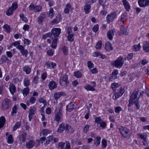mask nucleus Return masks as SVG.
<instances>
[{
	"mask_svg": "<svg viewBox=\"0 0 149 149\" xmlns=\"http://www.w3.org/2000/svg\"><path fill=\"white\" fill-rule=\"evenodd\" d=\"M7 141L8 143H13V140L12 135L10 134L7 138Z\"/></svg>",
	"mask_w": 149,
	"mask_h": 149,
	"instance_id": "a18cd8bd",
	"label": "nucleus"
},
{
	"mask_svg": "<svg viewBox=\"0 0 149 149\" xmlns=\"http://www.w3.org/2000/svg\"><path fill=\"white\" fill-rule=\"evenodd\" d=\"M105 49L107 51H109L113 49L112 45L111 42H107L105 43Z\"/></svg>",
	"mask_w": 149,
	"mask_h": 149,
	"instance_id": "412c9836",
	"label": "nucleus"
},
{
	"mask_svg": "<svg viewBox=\"0 0 149 149\" xmlns=\"http://www.w3.org/2000/svg\"><path fill=\"white\" fill-rule=\"evenodd\" d=\"M138 136L140 137L141 139H143L144 141L146 143V139L147 137L146 135L144 134H138Z\"/></svg>",
	"mask_w": 149,
	"mask_h": 149,
	"instance_id": "de8ad7c7",
	"label": "nucleus"
},
{
	"mask_svg": "<svg viewBox=\"0 0 149 149\" xmlns=\"http://www.w3.org/2000/svg\"><path fill=\"white\" fill-rule=\"evenodd\" d=\"M45 65L47 66V68H55L56 65L55 63L53 62L51 63L49 61L46 62L45 63Z\"/></svg>",
	"mask_w": 149,
	"mask_h": 149,
	"instance_id": "b1692460",
	"label": "nucleus"
},
{
	"mask_svg": "<svg viewBox=\"0 0 149 149\" xmlns=\"http://www.w3.org/2000/svg\"><path fill=\"white\" fill-rule=\"evenodd\" d=\"M143 51L146 53H149V42H144L143 45Z\"/></svg>",
	"mask_w": 149,
	"mask_h": 149,
	"instance_id": "dca6fc26",
	"label": "nucleus"
},
{
	"mask_svg": "<svg viewBox=\"0 0 149 149\" xmlns=\"http://www.w3.org/2000/svg\"><path fill=\"white\" fill-rule=\"evenodd\" d=\"M17 106L15 105L12 108V115L13 116L15 114H16L17 113Z\"/></svg>",
	"mask_w": 149,
	"mask_h": 149,
	"instance_id": "e2e57ef3",
	"label": "nucleus"
},
{
	"mask_svg": "<svg viewBox=\"0 0 149 149\" xmlns=\"http://www.w3.org/2000/svg\"><path fill=\"white\" fill-rule=\"evenodd\" d=\"M35 142L34 140H29L26 144V147L28 149H31L34 146Z\"/></svg>",
	"mask_w": 149,
	"mask_h": 149,
	"instance_id": "6ab92c4d",
	"label": "nucleus"
},
{
	"mask_svg": "<svg viewBox=\"0 0 149 149\" xmlns=\"http://www.w3.org/2000/svg\"><path fill=\"white\" fill-rule=\"evenodd\" d=\"M62 50L63 51L64 54L65 55H67L68 52V48L65 46H64L62 48Z\"/></svg>",
	"mask_w": 149,
	"mask_h": 149,
	"instance_id": "3c124183",
	"label": "nucleus"
},
{
	"mask_svg": "<svg viewBox=\"0 0 149 149\" xmlns=\"http://www.w3.org/2000/svg\"><path fill=\"white\" fill-rule=\"evenodd\" d=\"M133 54L132 53H131L129 54L127 57H125L124 58L125 60H127L128 61H130L131 60L133 56Z\"/></svg>",
	"mask_w": 149,
	"mask_h": 149,
	"instance_id": "13d9d810",
	"label": "nucleus"
},
{
	"mask_svg": "<svg viewBox=\"0 0 149 149\" xmlns=\"http://www.w3.org/2000/svg\"><path fill=\"white\" fill-rule=\"evenodd\" d=\"M17 49L20 50V52L22 56H24L25 57L27 56L28 51L27 49H24V46L22 45H20L18 47Z\"/></svg>",
	"mask_w": 149,
	"mask_h": 149,
	"instance_id": "1a4fd4ad",
	"label": "nucleus"
},
{
	"mask_svg": "<svg viewBox=\"0 0 149 149\" xmlns=\"http://www.w3.org/2000/svg\"><path fill=\"white\" fill-rule=\"evenodd\" d=\"M67 38L68 41L71 42H72L74 39V34H68Z\"/></svg>",
	"mask_w": 149,
	"mask_h": 149,
	"instance_id": "49530a36",
	"label": "nucleus"
},
{
	"mask_svg": "<svg viewBox=\"0 0 149 149\" xmlns=\"http://www.w3.org/2000/svg\"><path fill=\"white\" fill-rule=\"evenodd\" d=\"M68 77L67 75H64L62 77V80L64 81L66 84V85L68 86L69 84V82L68 80Z\"/></svg>",
	"mask_w": 149,
	"mask_h": 149,
	"instance_id": "37998d69",
	"label": "nucleus"
},
{
	"mask_svg": "<svg viewBox=\"0 0 149 149\" xmlns=\"http://www.w3.org/2000/svg\"><path fill=\"white\" fill-rule=\"evenodd\" d=\"M139 92V89L136 88L131 95L130 97V100H129V103L128 105V107L132 106V104L133 102L139 100V97H138Z\"/></svg>",
	"mask_w": 149,
	"mask_h": 149,
	"instance_id": "7ed1b4c3",
	"label": "nucleus"
},
{
	"mask_svg": "<svg viewBox=\"0 0 149 149\" xmlns=\"http://www.w3.org/2000/svg\"><path fill=\"white\" fill-rule=\"evenodd\" d=\"M52 131L47 129H44L42 130V133L43 135L46 136L48 134L50 133Z\"/></svg>",
	"mask_w": 149,
	"mask_h": 149,
	"instance_id": "a19ab883",
	"label": "nucleus"
},
{
	"mask_svg": "<svg viewBox=\"0 0 149 149\" xmlns=\"http://www.w3.org/2000/svg\"><path fill=\"white\" fill-rule=\"evenodd\" d=\"M115 112L117 113H119L122 110V109L120 107H116L114 108Z\"/></svg>",
	"mask_w": 149,
	"mask_h": 149,
	"instance_id": "0e129e2a",
	"label": "nucleus"
},
{
	"mask_svg": "<svg viewBox=\"0 0 149 149\" xmlns=\"http://www.w3.org/2000/svg\"><path fill=\"white\" fill-rule=\"evenodd\" d=\"M42 38L44 39H45L47 38H48L47 40V42L51 44L52 42V33H46L42 35Z\"/></svg>",
	"mask_w": 149,
	"mask_h": 149,
	"instance_id": "9d476101",
	"label": "nucleus"
},
{
	"mask_svg": "<svg viewBox=\"0 0 149 149\" xmlns=\"http://www.w3.org/2000/svg\"><path fill=\"white\" fill-rule=\"evenodd\" d=\"M65 145V143L64 142L59 143L58 145L59 149H63L64 148Z\"/></svg>",
	"mask_w": 149,
	"mask_h": 149,
	"instance_id": "338daca9",
	"label": "nucleus"
},
{
	"mask_svg": "<svg viewBox=\"0 0 149 149\" xmlns=\"http://www.w3.org/2000/svg\"><path fill=\"white\" fill-rule=\"evenodd\" d=\"M21 125V120L16 123L13 128V131H14L16 130L17 129L20 127Z\"/></svg>",
	"mask_w": 149,
	"mask_h": 149,
	"instance_id": "bb28decb",
	"label": "nucleus"
},
{
	"mask_svg": "<svg viewBox=\"0 0 149 149\" xmlns=\"http://www.w3.org/2000/svg\"><path fill=\"white\" fill-rule=\"evenodd\" d=\"M124 92V89L121 88L118 92L114 94L113 96V99L115 100H117L121 97Z\"/></svg>",
	"mask_w": 149,
	"mask_h": 149,
	"instance_id": "6e6552de",
	"label": "nucleus"
},
{
	"mask_svg": "<svg viewBox=\"0 0 149 149\" xmlns=\"http://www.w3.org/2000/svg\"><path fill=\"white\" fill-rule=\"evenodd\" d=\"M119 86L118 83H113L111 85V87L113 90H115L116 88L118 87Z\"/></svg>",
	"mask_w": 149,
	"mask_h": 149,
	"instance_id": "680f3d73",
	"label": "nucleus"
},
{
	"mask_svg": "<svg viewBox=\"0 0 149 149\" xmlns=\"http://www.w3.org/2000/svg\"><path fill=\"white\" fill-rule=\"evenodd\" d=\"M29 87L24 88L22 91V93L24 96H26L29 93Z\"/></svg>",
	"mask_w": 149,
	"mask_h": 149,
	"instance_id": "58836bf2",
	"label": "nucleus"
},
{
	"mask_svg": "<svg viewBox=\"0 0 149 149\" xmlns=\"http://www.w3.org/2000/svg\"><path fill=\"white\" fill-rule=\"evenodd\" d=\"M26 134L24 131H21L19 136V140L21 142L24 143L26 140Z\"/></svg>",
	"mask_w": 149,
	"mask_h": 149,
	"instance_id": "f8f14e48",
	"label": "nucleus"
},
{
	"mask_svg": "<svg viewBox=\"0 0 149 149\" xmlns=\"http://www.w3.org/2000/svg\"><path fill=\"white\" fill-rule=\"evenodd\" d=\"M99 29V26L98 24L95 25L93 28L92 30L93 31L96 33L97 32Z\"/></svg>",
	"mask_w": 149,
	"mask_h": 149,
	"instance_id": "774afa93",
	"label": "nucleus"
},
{
	"mask_svg": "<svg viewBox=\"0 0 149 149\" xmlns=\"http://www.w3.org/2000/svg\"><path fill=\"white\" fill-rule=\"evenodd\" d=\"M54 139V137L52 136H50L47 138V139L44 143V144L45 146H47L48 145L49 143L52 142Z\"/></svg>",
	"mask_w": 149,
	"mask_h": 149,
	"instance_id": "cd10ccee",
	"label": "nucleus"
},
{
	"mask_svg": "<svg viewBox=\"0 0 149 149\" xmlns=\"http://www.w3.org/2000/svg\"><path fill=\"white\" fill-rule=\"evenodd\" d=\"M64 124L63 123H61L59 126V127L57 130V132H58L61 133L65 130Z\"/></svg>",
	"mask_w": 149,
	"mask_h": 149,
	"instance_id": "c9c22d12",
	"label": "nucleus"
},
{
	"mask_svg": "<svg viewBox=\"0 0 149 149\" xmlns=\"http://www.w3.org/2000/svg\"><path fill=\"white\" fill-rule=\"evenodd\" d=\"M74 75L76 78H79L81 76L82 74L80 72L77 71L74 72Z\"/></svg>",
	"mask_w": 149,
	"mask_h": 149,
	"instance_id": "8fccbe9b",
	"label": "nucleus"
},
{
	"mask_svg": "<svg viewBox=\"0 0 149 149\" xmlns=\"http://www.w3.org/2000/svg\"><path fill=\"white\" fill-rule=\"evenodd\" d=\"M120 34L122 35L123 34H127V30L124 28V27L122 25L120 27Z\"/></svg>",
	"mask_w": 149,
	"mask_h": 149,
	"instance_id": "4c0bfd02",
	"label": "nucleus"
},
{
	"mask_svg": "<svg viewBox=\"0 0 149 149\" xmlns=\"http://www.w3.org/2000/svg\"><path fill=\"white\" fill-rule=\"evenodd\" d=\"M51 32L52 33L54 37V39L52 38V44L51 47L52 48H55L56 47L57 42L58 40L57 38L61 33V29L59 28H54L52 29Z\"/></svg>",
	"mask_w": 149,
	"mask_h": 149,
	"instance_id": "f257e3e1",
	"label": "nucleus"
},
{
	"mask_svg": "<svg viewBox=\"0 0 149 149\" xmlns=\"http://www.w3.org/2000/svg\"><path fill=\"white\" fill-rule=\"evenodd\" d=\"M101 138L99 136H97L94 140V144L96 146H98L100 143Z\"/></svg>",
	"mask_w": 149,
	"mask_h": 149,
	"instance_id": "2f4dec72",
	"label": "nucleus"
},
{
	"mask_svg": "<svg viewBox=\"0 0 149 149\" xmlns=\"http://www.w3.org/2000/svg\"><path fill=\"white\" fill-rule=\"evenodd\" d=\"M11 102L9 99L6 98L2 102L1 109L3 111L7 110L11 107Z\"/></svg>",
	"mask_w": 149,
	"mask_h": 149,
	"instance_id": "39448f33",
	"label": "nucleus"
},
{
	"mask_svg": "<svg viewBox=\"0 0 149 149\" xmlns=\"http://www.w3.org/2000/svg\"><path fill=\"white\" fill-rule=\"evenodd\" d=\"M9 89L11 93L13 95L16 91V88L13 84H10L9 85Z\"/></svg>",
	"mask_w": 149,
	"mask_h": 149,
	"instance_id": "a878e982",
	"label": "nucleus"
},
{
	"mask_svg": "<svg viewBox=\"0 0 149 149\" xmlns=\"http://www.w3.org/2000/svg\"><path fill=\"white\" fill-rule=\"evenodd\" d=\"M45 18V16L44 14H40L38 17L37 19V21L39 24H41L42 23Z\"/></svg>",
	"mask_w": 149,
	"mask_h": 149,
	"instance_id": "5701e85b",
	"label": "nucleus"
},
{
	"mask_svg": "<svg viewBox=\"0 0 149 149\" xmlns=\"http://www.w3.org/2000/svg\"><path fill=\"white\" fill-rule=\"evenodd\" d=\"M102 148H105L107 146V142L104 139H103L102 140Z\"/></svg>",
	"mask_w": 149,
	"mask_h": 149,
	"instance_id": "4d7b16f0",
	"label": "nucleus"
},
{
	"mask_svg": "<svg viewBox=\"0 0 149 149\" xmlns=\"http://www.w3.org/2000/svg\"><path fill=\"white\" fill-rule=\"evenodd\" d=\"M65 130L67 133H72L74 132V130L68 124H66L65 127Z\"/></svg>",
	"mask_w": 149,
	"mask_h": 149,
	"instance_id": "aec40b11",
	"label": "nucleus"
},
{
	"mask_svg": "<svg viewBox=\"0 0 149 149\" xmlns=\"http://www.w3.org/2000/svg\"><path fill=\"white\" fill-rule=\"evenodd\" d=\"M71 8V5L70 3H69L66 4L64 11V13L65 14L69 13Z\"/></svg>",
	"mask_w": 149,
	"mask_h": 149,
	"instance_id": "473e14b6",
	"label": "nucleus"
},
{
	"mask_svg": "<svg viewBox=\"0 0 149 149\" xmlns=\"http://www.w3.org/2000/svg\"><path fill=\"white\" fill-rule=\"evenodd\" d=\"M66 95V93L64 92H58L54 94V97L55 100H57L61 96H65Z\"/></svg>",
	"mask_w": 149,
	"mask_h": 149,
	"instance_id": "f3484780",
	"label": "nucleus"
},
{
	"mask_svg": "<svg viewBox=\"0 0 149 149\" xmlns=\"http://www.w3.org/2000/svg\"><path fill=\"white\" fill-rule=\"evenodd\" d=\"M124 63L123 58V57L120 56L117 58V59L113 62L112 65L116 67L120 68L122 67Z\"/></svg>",
	"mask_w": 149,
	"mask_h": 149,
	"instance_id": "423d86ee",
	"label": "nucleus"
},
{
	"mask_svg": "<svg viewBox=\"0 0 149 149\" xmlns=\"http://www.w3.org/2000/svg\"><path fill=\"white\" fill-rule=\"evenodd\" d=\"M116 13L115 12L112 13L111 14L108 15L107 17V21L108 23L112 21L116 17Z\"/></svg>",
	"mask_w": 149,
	"mask_h": 149,
	"instance_id": "4468645a",
	"label": "nucleus"
},
{
	"mask_svg": "<svg viewBox=\"0 0 149 149\" xmlns=\"http://www.w3.org/2000/svg\"><path fill=\"white\" fill-rule=\"evenodd\" d=\"M141 48V46L140 45V44L139 43L137 45H134L133 46V49L136 51H139Z\"/></svg>",
	"mask_w": 149,
	"mask_h": 149,
	"instance_id": "864d4df0",
	"label": "nucleus"
},
{
	"mask_svg": "<svg viewBox=\"0 0 149 149\" xmlns=\"http://www.w3.org/2000/svg\"><path fill=\"white\" fill-rule=\"evenodd\" d=\"M3 29L8 32L9 33L11 31V29L10 26L7 24H6L3 26Z\"/></svg>",
	"mask_w": 149,
	"mask_h": 149,
	"instance_id": "603ef678",
	"label": "nucleus"
},
{
	"mask_svg": "<svg viewBox=\"0 0 149 149\" xmlns=\"http://www.w3.org/2000/svg\"><path fill=\"white\" fill-rule=\"evenodd\" d=\"M90 126L88 125H85L83 128V132L84 133H86L89 130Z\"/></svg>",
	"mask_w": 149,
	"mask_h": 149,
	"instance_id": "ea45409f",
	"label": "nucleus"
},
{
	"mask_svg": "<svg viewBox=\"0 0 149 149\" xmlns=\"http://www.w3.org/2000/svg\"><path fill=\"white\" fill-rule=\"evenodd\" d=\"M8 60V58L6 56L4 55L2 56L0 59V64H2Z\"/></svg>",
	"mask_w": 149,
	"mask_h": 149,
	"instance_id": "c03bdc74",
	"label": "nucleus"
},
{
	"mask_svg": "<svg viewBox=\"0 0 149 149\" xmlns=\"http://www.w3.org/2000/svg\"><path fill=\"white\" fill-rule=\"evenodd\" d=\"M39 102L40 103H43L44 106L45 107L47 105V101L43 98L41 97L39 99Z\"/></svg>",
	"mask_w": 149,
	"mask_h": 149,
	"instance_id": "09e8293b",
	"label": "nucleus"
},
{
	"mask_svg": "<svg viewBox=\"0 0 149 149\" xmlns=\"http://www.w3.org/2000/svg\"><path fill=\"white\" fill-rule=\"evenodd\" d=\"M139 5L141 7H145L149 6V0H138Z\"/></svg>",
	"mask_w": 149,
	"mask_h": 149,
	"instance_id": "9b49d317",
	"label": "nucleus"
},
{
	"mask_svg": "<svg viewBox=\"0 0 149 149\" xmlns=\"http://www.w3.org/2000/svg\"><path fill=\"white\" fill-rule=\"evenodd\" d=\"M121 135L125 138L129 137L131 133L130 130L125 127H121L118 128Z\"/></svg>",
	"mask_w": 149,
	"mask_h": 149,
	"instance_id": "20e7f679",
	"label": "nucleus"
},
{
	"mask_svg": "<svg viewBox=\"0 0 149 149\" xmlns=\"http://www.w3.org/2000/svg\"><path fill=\"white\" fill-rule=\"evenodd\" d=\"M95 122L97 124H99L102 121L101 118L99 117H97L95 118Z\"/></svg>",
	"mask_w": 149,
	"mask_h": 149,
	"instance_id": "69168bd1",
	"label": "nucleus"
},
{
	"mask_svg": "<svg viewBox=\"0 0 149 149\" xmlns=\"http://www.w3.org/2000/svg\"><path fill=\"white\" fill-rule=\"evenodd\" d=\"M63 104L62 103L59 104L58 108H56L55 109V120L58 122H61L62 121V116L61 109L62 108Z\"/></svg>",
	"mask_w": 149,
	"mask_h": 149,
	"instance_id": "f03ea898",
	"label": "nucleus"
},
{
	"mask_svg": "<svg viewBox=\"0 0 149 149\" xmlns=\"http://www.w3.org/2000/svg\"><path fill=\"white\" fill-rule=\"evenodd\" d=\"M127 16L125 14H122L121 15V17L120 18V20L124 23V22L127 19Z\"/></svg>",
	"mask_w": 149,
	"mask_h": 149,
	"instance_id": "6e6d98bb",
	"label": "nucleus"
},
{
	"mask_svg": "<svg viewBox=\"0 0 149 149\" xmlns=\"http://www.w3.org/2000/svg\"><path fill=\"white\" fill-rule=\"evenodd\" d=\"M23 71L25 72L26 74H29L31 72L30 68L27 66H25L22 68Z\"/></svg>",
	"mask_w": 149,
	"mask_h": 149,
	"instance_id": "7c9ffc66",
	"label": "nucleus"
},
{
	"mask_svg": "<svg viewBox=\"0 0 149 149\" xmlns=\"http://www.w3.org/2000/svg\"><path fill=\"white\" fill-rule=\"evenodd\" d=\"M91 6L89 4H86L84 8V10L86 14H88L90 11Z\"/></svg>",
	"mask_w": 149,
	"mask_h": 149,
	"instance_id": "c85d7f7f",
	"label": "nucleus"
},
{
	"mask_svg": "<svg viewBox=\"0 0 149 149\" xmlns=\"http://www.w3.org/2000/svg\"><path fill=\"white\" fill-rule=\"evenodd\" d=\"M23 82L24 86L26 87H29L30 82V80L29 78L25 77L24 80Z\"/></svg>",
	"mask_w": 149,
	"mask_h": 149,
	"instance_id": "72a5a7b5",
	"label": "nucleus"
},
{
	"mask_svg": "<svg viewBox=\"0 0 149 149\" xmlns=\"http://www.w3.org/2000/svg\"><path fill=\"white\" fill-rule=\"evenodd\" d=\"M84 88L88 91H94L95 89L93 86H91L89 84L86 85L84 87Z\"/></svg>",
	"mask_w": 149,
	"mask_h": 149,
	"instance_id": "e433bc0d",
	"label": "nucleus"
},
{
	"mask_svg": "<svg viewBox=\"0 0 149 149\" xmlns=\"http://www.w3.org/2000/svg\"><path fill=\"white\" fill-rule=\"evenodd\" d=\"M134 103L135 104L137 109H140L141 107V103L139 100L133 102L132 104V106L133 105Z\"/></svg>",
	"mask_w": 149,
	"mask_h": 149,
	"instance_id": "79ce46f5",
	"label": "nucleus"
},
{
	"mask_svg": "<svg viewBox=\"0 0 149 149\" xmlns=\"http://www.w3.org/2000/svg\"><path fill=\"white\" fill-rule=\"evenodd\" d=\"M49 89L51 90H53L57 87V84L54 81H50L48 85Z\"/></svg>",
	"mask_w": 149,
	"mask_h": 149,
	"instance_id": "4be33fe9",
	"label": "nucleus"
},
{
	"mask_svg": "<svg viewBox=\"0 0 149 149\" xmlns=\"http://www.w3.org/2000/svg\"><path fill=\"white\" fill-rule=\"evenodd\" d=\"M88 67L89 69H91L94 67V65L91 61H88L87 62Z\"/></svg>",
	"mask_w": 149,
	"mask_h": 149,
	"instance_id": "bf43d9fd",
	"label": "nucleus"
},
{
	"mask_svg": "<svg viewBox=\"0 0 149 149\" xmlns=\"http://www.w3.org/2000/svg\"><path fill=\"white\" fill-rule=\"evenodd\" d=\"M115 31L114 29H111L107 31V35L108 38L109 40H111L113 39V37L114 36Z\"/></svg>",
	"mask_w": 149,
	"mask_h": 149,
	"instance_id": "2eb2a0df",
	"label": "nucleus"
},
{
	"mask_svg": "<svg viewBox=\"0 0 149 149\" xmlns=\"http://www.w3.org/2000/svg\"><path fill=\"white\" fill-rule=\"evenodd\" d=\"M123 3L126 10L129 11L130 9V6L127 0H123Z\"/></svg>",
	"mask_w": 149,
	"mask_h": 149,
	"instance_id": "393cba45",
	"label": "nucleus"
},
{
	"mask_svg": "<svg viewBox=\"0 0 149 149\" xmlns=\"http://www.w3.org/2000/svg\"><path fill=\"white\" fill-rule=\"evenodd\" d=\"M17 3L16 2L13 3L12 6L10 7L6 12V14L8 16L12 15L14 11L17 8Z\"/></svg>",
	"mask_w": 149,
	"mask_h": 149,
	"instance_id": "0eeeda50",
	"label": "nucleus"
},
{
	"mask_svg": "<svg viewBox=\"0 0 149 149\" xmlns=\"http://www.w3.org/2000/svg\"><path fill=\"white\" fill-rule=\"evenodd\" d=\"M102 45V42L101 41H99L96 44L95 46V48L97 49H100Z\"/></svg>",
	"mask_w": 149,
	"mask_h": 149,
	"instance_id": "052dcab7",
	"label": "nucleus"
},
{
	"mask_svg": "<svg viewBox=\"0 0 149 149\" xmlns=\"http://www.w3.org/2000/svg\"><path fill=\"white\" fill-rule=\"evenodd\" d=\"M36 108L34 106H32L30 108L29 111V114L33 115L36 113Z\"/></svg>",
	"mask_w": 149,
	"mask_h": 149,
	"instance_id": "c756f323",
	"label": "nucleus"
},
{
	"mask_svg": "<svg viewBox=\"0 0 149 149\" xmlns=\"http://www.w3.org/2000/svg\"><path fill=\"white\" fill-rule=\"evenodd\" d=\"M48 14L51 18H52L54 16V13L53 8H51L49 11Z\"/></svg>",
	"mask_w": 149,
	"mask_h": 149,
	"instance_id": "5fc2aeb1",
	"label": "nucleus"
},
{
	"mask_svg": "<svg viewBox=\"0 0 149 149\" xmlns=\"http://www.w3.org/2000/svg\"><path fill=\"white\" fill-rule=\"evenodd\" d=\"M6 121L5 118L1 116L0 118V129L3 127Z\"/></svg>",
	"mask_w": 149,
	"mask_h": 149,
	"instance_id": "f704fd0d",
	"label": "nucleus"
},
{
	"mask_svg": "<svg viewBox=\"0 0 149 149\" xmlns=\"http://www.w3.org/2000/svg\"><path fill=\"white\" fill-rule=\"evenodd\" d=\"M75 103L74 102L70 103L66 106V110L69 112H71L74 108Z\"/></svg>",
	"mask_w": 149,
	"mask_h": 149,
	"instance_id": "a211bd4d",
	"label": "nucleus"
},
{
	"mask_svg": "<svg viewBox=\"0 0 149 149\" xmlns=\"http://www.w3.org/2000/svg\"><path fill=\"white\" fill-rule=\"evenodd\" d=\"M118 73V70L116 69L114 70L112 72V73L111 74V77L109 79V80L110 81H112L113 79H114L117 78V75Z\"/></svg>",
	"mask_w": 149,
	"mask_h": 149,
	"instance_id": "ddd939ff",
	"label": "nucleus"
}]
</instances>
